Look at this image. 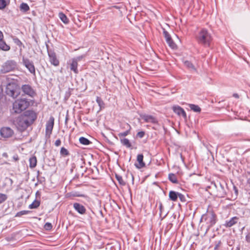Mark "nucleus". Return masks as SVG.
<instances>
[{
	"instance_id": "obj_26",
	"label": "nucleus",
	"mask_w": 250,
	"mask_h": 250,
	"mask_svg": "<svg viewBox=\"0 0 250 250\" xmlns=\"http://www.w3.org/2000/svg\"><path fill=\"white\" fill-rule=\"evenodd\" d=\"M159 204V216L162 218V219H164L167 215V213L165 214L164 216H162L163 211L164 210V207L162 203V202H159L158 203Z\"/></svg>"
},
{
	"instance_id": "obj_25",
	"label": "nucleus",
	"mask_w": 250,
	"mask_h": 250,
	"mask_svg": "<svg viewBox=\"0 0 250 250\" xmlns=\"http://www.w3.org/2000/svg\"><path fill=\"white\" fill-rule=\"evenodd\" d=\"M96 102L97 103V104H98V105L100 107V110L104 108V107H105L104 103V102L103 100H102V99L101 97L97 96L96 97Z\"/></svg>"
},
{
	"instance_id": "obj_19",
	"label": "nucleus",
	"mask_w": 250,
	"mask_h": 250,
	"mask_svg": "<svg viewBox=\"0 0 250 250\" xmlns=\"http://www.w3.org/2000/svg\"><path fill=\"white\" fill-rule=\"evenodd\" d=\"M125 125L126 126V130L125 132L119 133L118 134V136L119 137H125L130 133L131 128L130 125L127 123H125Z\"/></svg>"
},
{
	"instance_id": "obj_55",
	"label": "nucleus",
	"mask_w": 250,
	"mask_h": 250,
	"mask_svg": "<svg viewBox=\"0 0 250 250\" xmlns=\"http://www.w3.org/2000/svg\"><path fill=\"white\" fill-rule=\"evenodd\" d=\"M132 250H137L136 248H133Z\"/></svg>"
},
{
	"instance_id": "obj_42",
	"label": "nucleus",
	"mask_w": 250,
	"mask_h": 250,
	"mask_svg": "<svg viewBox=\"0 0 250 250\" xmlns=\"http://www.w3.org/2000/svg\"><path fill=\"white\" fill-rule=\"evenodd\" d=\"M215 247H214V250H218L219 248L220 247V246L222 244V242L221 240H219L218 241H216L215 242Z\"/></svg>"
},
{
	"instance_id": "obj_1",
	"label": "nucleus",
	"mask_w": 250,
	"mask_h": 250,
	"mask_svg": "<svg viewBox=\"0 0 250 250\" xmlns=\"http://www.w3.org/2000/svg\"><path fill=\"white\" fill-rule=\"evenodd\" d=\"M37 114L32 110L25 111L14 121V124L21 132L25 131L37 119Z\"/></svg>"
},
{
	"instance_id": "obj_12",
	"label": "nucleus",
	"mask_w": 250,
	"mask_h": 250,
	"mask_svg": "<svg viewBox=\"0 0 250 250\" xmlns=\"http://www.w3.org/2000/svg\"><path fill=\"white\" fill-rule=\"evenodd\" d=\"M82 56H79L77 58H73L71 62L70 63V69L71 71H73L74 73L78 74L79 73V71L78 70V62L80 61L82 59Z\"/></svg>"
},
{
	"instance_id": "obj_14",
	"label": "nucleus",
	"mask_w": 250,
	"mask_h": 250,
	"mask_svg": "<svg viewBox=\"0 0 250 250\" xmlns=\"http://www.w3.org/2000/svg\"><path fill=\"white\" fill-rule=\"evenodd\" d=\"M144 156L143 154H139L137 155V161L138 163L135 164V166L138 169H141L145 167V163L143 161Z\"/></svg>"
},
{
	"instance_id": "obj_54",
	"label": "nucleus",
	"mask_w": 250,
	"mask_h": 250,
	"mask_svg": "<svg viewBox=\"0 0 250 250\" xmlns=\"http://www.w3.org/2000/svg\"><path fill=\"white\" fill-rule=\"evenodd\" d=\"M123 125V128L126 129V126L125 125V124H124Z\"/></svg>"
},
{
	"instance_id": "obj_30",
	"label": "nucleus",
	"mask_w": 250,
	"mask_h": 250,
	"mask_svg": "<svg viewBox=\"0 0 250 250\" xmlns=\"http://www.w3.org/2000/svg\"><path fill=\"white\" fill-rule=\"evenodd\" d=\"M79 142L83 145H89L91 143L88 139L83 137H81L79 138Z\"/></svg>"
},
{
	"instance_id": "obj_56",
	"label": "nucleus",
	"mask_w": 250,
	"mask_h": 250,
	"mask_svg": "<svg viewBox=\"0 0 250 250\" xmlns=\"http://www.w3.org/2000/svg\"><path fill=\"white\" fill-rule=\"evenodd\" d=\"M75 196L80 197V196H82V195H75Z\"/></svg>"
},
{
	"instance_id": "obj_3",
	"label": "nucleus",
	"mask_w": 250,
	"mask_h": 250,
	"mask_svg": "<svg viewBox=\"0 0 250 250\" xmlns=\"http://www.w3.org/2000/svg\"><path fill=\"white\" fill-rule=\"evenodd\" d=\"M217 220V215L213 208L209 206L206 212L202 215L200 222H206L207 227L206 232H207L216 223Z\"/></svg>"
},
{
	"instance_id": "obj_41",
	"label": "nucleus",
	"mask_w": 250,
	"mask_h": 250,
	"mask_svg": "<svg viewBox=\"0 0 250 250\" xmlns=\"http://www.w3.org/2000/svg\"><path fill=\"white\" fill-rule=\"evenodd\" d=\"M6 6L5 0H0V9H4Z\"/></svg>"
},
{
	"instance_id": "obj_45",
	"label": "nucleus",
	"mask_w": 250,
	"mask_h": 250,
	"mask_svg": "<svg viewBox=\"0 0 250 250\" xmlns=\"http://www.w3.org/2000/svg\"><path fill=\"white\" fill-rule=\"evenodd\" d=\"M245 239L247 243H250V232L247 234Z\"/></svg>"
},
{
	"instance_id": "obj_52",
	"label": "nucleus",
	"mask_w": 250,
	"mask_h": 250,
	"mask_svg": "<svg viewBox=\"0 0 250 250\" xmlns=\"http://www.w3.org/2000/svg\"><path fill=\"white\" fill-rule=\"evenodd\" d=\"M2 156L5 157H8V155L6 153H3V154H2Z\"/></svg>"
},
{
	"instance_id": "obj_34",
	"label": "nucleus",
	"mask_w": 250,
	"mask_h": 250,
	"mask_svg": "<svg viewBox=\"0 0 250 250\" xmlns=\"http://www.w3.org/2000/svg\"><path fill=\"white\" fill-rule=\"evenodd\" d=\"M60 154L63 156H66L69 155V151L64 147H62L60 150Z\"/></svg>"
},
{
	"instance_id": "obj_10",
	"label": "nucleus",
	"mask_w": 250,
	"mask_h": 250,
	"mask_svg": "<svg viewBox=\"0 0 250 250\" xmlns=\"http://www.w3.org/2000/svg\"><path fill=\"white\" fill-rule=\"evenodd\" d=\"M54 118L53 116L50 117L47 121L45 127V135L50 137L52 134V130L54 125Z\"/></svg>"
},
{
	"instance_id": "obj_9",
	"label": "nucleus",
	"mask_w": 250,
	"mask_h": 250,
	"mask_svg": "<svg viewBox=\"0 0 250 250\" xmlns=\"http://www.w3.org/2000/svg\"><path fill=\"white\" fill-rule=\"evenodd\" d=\"M23 64L34 76L36 77V70L34 63L28 58H23L22 59Z\"/></svg>"
},
{
	"instance_id": "obj_7",
	"label": "nucleus",
	"mask_w": 250,
	"mask_h": 250,
	"mask_svg": "<svg viewBox=\"0 0 250 250\" xmlns=\"http://www.w3.org/2000/svg\"><path fill=\"white\" fill-rule=\"evenodd\" d=\"M217 189L216 196L219 198H224L227 195L226 184H222L220 183L212 184Z\"/></svg>"
},
{
	"instance_id": "obj_6",
	"label": "nucleus",
	"mask_w": 250,
	"mask_h": 250,
	"mask_svg": "<svg viewBox=\"0 0 250 250\" xmlns=\"http://www.w3.org/2000/svg\"><path fill=\"white\" fill-rule=\"evenodd\" d=\"M5 92L8 96L13 99L16 98L20 94L17 85L14 83H9L7 85Z\"/></svg>"
},
{
	"instance_id": "obj_28",
	"label": "nucleus",
	"mask_w": 250,
	"mask_h": 250,
	"mask_svg": "<svg viewBox=\"0 0 250 250\" xmlns=\"http://www.w3.org/2000/svg\"><path fill=\"white\" fill-rule=\"evenodd\" d=\"M40 201L35 200L29 206V208L30 209L37 208L40 206Z\"/></svg>"
},
{
	"instance_id": "obj_20",
	"label": "nucleus",
	"mask_w": 250,
	"mask_h": 250,
	"mask_svg": "<svg viewBox=\"0 0 250 250\" xmlns=\"http://www.w3.org/2000/svg\"><path fill=\"white\" fill-rule=\"evenodd\" d=\"M179 192L170 190L169 192V198L170 200L175 202L177 200Z\"/></svg>"
},
{
	"instance_id": "obj_47",
	"label": "nucleus",
	"mask_w": 250,
	"mask_h": 250,
	"mask_svg": "<svg viewBox=\"0 0 250 250\" xmlns=\"http://www.w3.org/2000/svg\"><path fill=\"white\" fill-rule=\"evenodd\" d=\"M3 38H4L3 34L2 32L0 30V42L1 41H2V40H3Z\"/></svg>"
},
{
	"instance_id": "obj_40",
	"label": "nucleus",
	"mask_w": 250,
	"mask_h": 250,
	"mask_svg": "<svg viewBox=\"0 0 250 250\" xmlns=\"http://www.w3.org/2000/svg\"><path fill=\"white\" fill-rule=\"evenodd\" d=\"M44 229L47 230H49L52 229V225L50 223H46L44 226Z\"/></svg>"
},
{
	"instance_id": "obj_13",
	"label": "nucleus",
	"mask_w": 250,
	"mask_h": 250,
	"mask_svg": "<svg viewBox=\"0 0 250 250\" xmlns=\"http://www.w3.org/2000/svg\"><path fill=\"white\" fill-rule=\"evenodd\" d=\"M13 134V130L8 127H2L0 129V134L4 138H9Z\"/></svg>"
},
{
	"instance_id": "obj_16",
	"label": "nucleus",
	"mask_w": 250,
	"mask_h": 250,
	"mask_svg": "<svg viewBox=\"0 0 250 250\" xmlns=\"http://www.w3.org/2000/svg\"><path fill=\"white\" fill-rule=\"evenodd\" d=\"M239 220V218L237 216H234L231 218L229 220H226L225 221L224 226L226 228H230L237 224L238 221Z\"/></svg>"
},
{
	"instance_id": "obj_31",
	"label": "nucleus",
	"mask_w": 250,
	"mask_h": 250,
	"mask_svg": "<svg viewBox=\"0 0 250 250\" xmlns=\"http://www.w3.org/2000/svg\"><path fill=\"white\" fill-rule=\"evenodd\" d=\"M184 65L188 68L190 69L191 70L195 71L196 68L194 65L188 61H186L184 62Z\"/></svg>"
},
{
	"instance_id": "obj_39",
	"label": "nucleus",
	"mask_w": 250,
	"mask_h": 250,
	"mask_svg": "<svg viewBox=\"0 0 250 250\" xmlns=\"http://www.w3.org/2000/svg\"><path fill=\"white\" fill-rule=\"evenodd\" d=\"M14 42L19 46H21L22 45L21 42L17 37H15L13 39Z\"/></svg>"
},
{
	"instance_id": "obj_23",
	"label": "nucleus",
	"mask_w": 250,
	"mask_h": 250,
	"mask_svg": "<svg viewBox=\"0 0 250 250\" xmlns=\"http://www.w3.org/2000/svg\"><path fill=\"white\" fill-rule=\"evenodd\" d=\"M120 141L121 144L127 148H130L132 146L129 140L127 138L120 139Z\"/></svg>"
},
{
	"instance_id": "obj_46",
	"label": "nucleus",
	"mask_w": 250,
	"mask_h": 250,
	"mask_svg": "<svg viewBox=\"0 0 250 250\" xmlns=\"http://www.w3.org/2000/svg\"><path fill=\"white\" fill-rule=\"evenodd\" d=\"M61 141L60 139H57L55 142V145L56 146H59L61 145Z\"/></svg>"
},
{
	"instance_id": "obj_22",
	"label": "nucleus",
	"mask_w": 250,
	"mask_h": 250,
	"mask_svg": "<svg viewBox=\"0 0 250 250\" xmlns=\"http://www.w3.org/2000/svg\"><path fill=\"white\" fill-rule=\"evenodd\" d=\"M10 49V47L9 45L7 44L3 41H1L0 42V50L4 51H9Z\"/></svg>"
},
{
	"instance_id": "obj_50",
	"label": "nucleus",
	"mask_w": 250,
	"mask_h": 250,
	"mask_svg": "<svg viewBox=\"0 0 250 250\" xmlns=\"http://www.w3.org/2000/svg\"><path fill=\"white\" fill-rule=\"evenodd\" d=\"M247 183L249 186L250 187V178H248L247 181Z\"/></svg>"
},
{
	"instance_id": "obj_29",
	"label": "nucleus",
	"mask_w": 250,
	"mask_h": 250,
	"mask_svg": "<svg viewBox=\"0 0 250 250\" xmlns=\"http://www.w3.org/2000/svg\"><path fill=\"white\" fill-rule=\"evenodd\" d=\"M189 107H190V109L193 110L194 112H200L201 109V108L198 105L194 104H189Z\"/></svg>"
},
{
	"instance_id": "obj_8",
	"label": "nucleus",
	"mask_w": 250,
	"mask_h": 250,
	"mask_svg": "<svg viewBox=\"0 0 250 250\" xmlns=\"http://www.w3.org/2000/svg\"><path fill=\"white\" fill-rule=\"evenodd\" d=\"M46 47L50 62L54 66H58L60 64V61L57 57L56 53L53 50L49 49L48 45H46Z\"/></svg>"
},
{
	"instance_id": "obj_21",
	"label": "nucleus",
	"mask_w": 250,
	"mask_h": 250,
	"mask_svg": "<svg viewBox=\"0 0 250 250\" xmlns=\"http://www.w3.org/2000/svg\"><path fill=\"white\" fill-rule=\"evenodd\" d=\"M29 167L31 168H33L37 166V158L35 156H31L29 160Z\"/></svg>"
},
{
	"instance_id": "obj_51",
	"label": "nucleus",
	"mask_w": 250,
	"mask_h": 250,
	"mask_svg": "<svg viewBox=\"0 0 250 250\" xmlns=\"http://www.w3.org/2000/svg\"><path fill=\"white\" fill-rule=\"evenodd\" d=\"M111 7H113V8H114L116 9H120V7H119V6H117V5L112 6Z\"/></svg>"
},
{
	"instance_id": "obj_43",
	"label": "nucleus",
	"mask_w": 250,
	"mask_h": 250,
	"mask_svg": "<svg viewBox=\"0 0 250 250\" xmlns=\"http://www.w3.org/2000/svg\"><path fill=\"white\" fill-rule=\"evenodd\" d=\"M178 197L179 198L181 202H185L186 201L185 196L182 193H179Z\"/></svg>"
},
{
	"instance_id": "obj_2",
	"label": "nucleus",
	"mask_w": 250,
	"mask_h": 250,
	"mask_svg": "<svg viewBox=\"0 0 250 250\" xmlns=\"http://www.w3.org/2000/svg\"><path fill=\"white\" fill-rule=\"evenodd\" d=\"M195 38L197 43L205 47H209L213 40L211 33L205 28L199 29Z\"/></svg>"
},
{
	"instance_id": "obj_44",
	"label": "nucleus",
	"mask_w": 250,
	"mask_h": 250,
	"mask_svg": "<svg viewBox=\"0 0 250 250\" xmlns=\"http://www.w3.org/2000/svg\"><path fill=\"white\" fill-rule=\"evenodd\" d=\"M145 135V132L143 131H139L137 134V137L142 138L144 137Z\"/></svg>"
},
{
	"instance_id": "obj_18",
	"label": "nucleus",
	"mask_w": 250,
	"mask_h": 250,
	"mask_svg": "<svg viewBox=\"0 0 250 250\" xmlns=\"http://www.w3.org/2000/svg\"><path fill=\"white\" fill-rule=\"evenodd\" d=\"M142 118L146 123L156 124L158 122L157 119L152 115L145 114L142 116Z\"/></svg>"
},
{
	"instance_id": "obj_35",
	"label": "nucleus",
	"mask_w": 250,
	"mask_h": 250,
	"mask_svg": "<svg viewBox=\"0 0 250 250\" xmlns=\"http://www.w3.org/2000/svg\"><path fill=\"white\" fill-rule=\"evenodd\" d=\"M31 211L29 210H21L16 213L15 217H21L22 215L28 214L30 213Z\"/></svg>"
},
{
	"instance_id": "obj_48",
	"label": "nucleus",
	"mask_w": 250,
	"mask_h": 250,
	"mask_svg": "<svg viewBox=\"0 0 250 250\" xmlns=\"http://www.w3.org/2000/svg\"><path fill=\"white\" fill-rule=\"evenodd\" d=\"M13 159L15 161H17L19 160V156L18 155H15L13 156Z\"/></svg>"
},
{
	"instance_id": "obj_53",
	"label": "nucleus",
	"mask_w": 250,
	"mask_h": 250,
	"mask_svg": "<svg viewBox=\"0 0 250 250\" xmlns=\"http://www.w3.org/2000/svg\"><path fill=\"white\" fill-rule=\"evenodd\" d=\"M68 119V117L66 116V118H65V124H67V122Z\"/></svg>"
},
{
	"instance_id": "obj_15",
	"label": "nucleus",
	"mask_w": 250,
	"mask_h": 250,
	"mask_svg": "<svg viewBox=\"0 0 250 250\" xmlns=\"http://www.w3.org/2000/svg\"><path fill=\"white\" fill-rule=\"evenodd\" d=\"M73 208L76 211L81 214H84L86 212L85 208L80 203H74L73 204Z\"/></svg>"
},
{
	"instance_id": "obj_11",
	"label": "nucleus",
	"mask_w": 250,
	"mask_h": 250,
	"mask_svg": "<svg viewBox=\"0 0 250 250\" xmlns=\"http://www.w3.org/2000/svg\"><path fill=\"white\" fill-rule=\"evenodd\" d=\"M21 89L22 92L31 97H33L36 92L32 87L29 84H23L21 86Z\"/></svg>"
},
{
	"instance_id": "obj_37",
	"label": "nucleus",
	"mask_w": 250,
	"mask_h": 250,
	"mask_svg": "<svg viewBox=\"0 0 250 250\" xmlns=\"http://www.w3.org/2000/svg\"><path fill=\"white\" fill-rule=\"evenodd\" d=\"M167 42L168 43L169 46L172 49H175L177 48V45L173 42L172 39L170 40L169 41H167Z\"/></svg>"
},
{
	"instance_id": "obj_38",
	"label": "nucleus",
	"mask_w": 250,
	"mask_h": 250,
	"mask_svg": "<svg viewBox=\"0 0 250 250\" xmlns=\"http://www.w3.org/2000/svg\"><path fill=\"white\" fill-rule=\"evenodd\" d=\"M7 199V195L3 193H0V204L5 201Z\"/></svg>"
},
{
	"instance_id": "obj_4",
	"label": "nucleus",
	"mask_w": 250,
	"mask_h": 250,
	"mask_svg": "<svg viewBox=\"0 0 250 250\" xmlns=\"http://www.w3.org/2000/svg\"><path fill=\"white\" fill-rule=\"evenodd\" d=\"M31 102V100L26 98H21L15 100L13 103V112L16 114L21 113L30 105Z\"/></svg>"
},
{
	"instance_id": "obj_49",
	"label": "nucleus",
	"mask_w": 250,
	"mask_h": 250,
	"mask_svg": "<svg viewBox=\"0 0 250 250\" xmlns=\"http://www.w3.org/2000/svg\"><path fill=\"white\" fill-rule=\"evenodd\" d=\"M232 96L236 99H238L239 98V96L237 93H234Z\"/></svg>"
},
{
	"instance_id": "obj_5",
	"label": "nucleus",
	"mask_w": 250,
	"mask_h": 250,
	"mask_svg": "<svg viewBox=\"0 0 250 250\" xmlns=\"http://www.w3.org/2000/svg\"><path fill=\"white\" fill-rule=\"evenodd\" d=\"M17 67V63L14 60H8L4 62L1 66L0 72L2 73H6L13 71Z\"/></svg>"
},
{
	"instance_id": "obj_24",
	"label": "nucleus",
	"mask_w": 250,
	"mask_h": 250,
	"mask_svg": "<svg viewBox=\"0 0 250 250\" xmlns=\"http://www.w3.org/2000/svg\"><path fill=\"white\" fill-rule=\"evenodd\" d=\"M59 17L61 20L65 24H68L69 22V19L67 18L66 16L62 12H60L59 14Z\"/></svg>"
},
{
	"instance_id": "obj_17",
	"label": "nucleus",
	"mask_w": 250,
	"mask_h": 250,
	"mask_svg": "<svg viewBox=\"0 0 250 250\" xmlns=\"http://www.w3.org/2000/svg\"><path fill=\"white\" fill-rule=\"evenodd\" d=\"M173 111L179 116L182 115L185 119L187 118V114L183 108L179 106H173Z\"/></svg>"
},
{
	"instance_id": "obj_32",
	"label": "nucleus",
	"mask_w": 250,
	"mask_h": 250,
	"mask_svg": "<svg viewBox=\"0 0 250 250\" xmlns=\"http://www.w3.org/2000/svg\"><path fill=\"white\" fill-rule=\"evenodd\" d=\"M30 8L28 5L26 3L23 2L20 5V10L23 12H26Z\"/></svg>"
},
{
	"instance_id": "obj_33",
	"label": "nucleus",
	"mask_w": 250,
	"mask_h": 250,
	"mask_svg": "<svg viewBox=\"0 0 250 250\" xmlns=\"http://www.w3.org/2000/svg\"><path fill=\"white\" fill-rule=\"evenodd\" d=\"M115 177L117 180L118 181L119 183L122 186H125V182L123 179L122 176L117 174H115Z\"/></svg>"
},
{
	"instance_id": "obj_36",
	"label": "nucleus",
	"mask_w": 250,
	"mask_h": 250,
	"mask_svg": "<svg viewBox=\"0 0 250 250\" xmlns=\"http://www.w3.org/2000/svg\"><path fill=\"white\" fill-rule=\"evenodd\" d=\"M163 34L167 42L172 39L170 34L165 29H163Z\"/></svg>"
},
{
	"instance_id": "obj_27",
	"label": "nucleus",
	"mask_w": 250,
	"mask_h": 250,
	"mask_svg": "<svg viewBox=\"0 0 250 250\" xmlns=\"http://www.w3.org/2000/svg\"><path fill=\"white\" fill-rule=\"evenodd\" d=\"M168 179L173 183L177 184L178 183L177 176L175 174L169 173L168 175Z\"/></svg>"
}]
</instances>
